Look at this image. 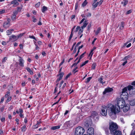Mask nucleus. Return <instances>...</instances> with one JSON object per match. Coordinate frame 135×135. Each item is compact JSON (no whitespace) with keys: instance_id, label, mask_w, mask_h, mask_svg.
Instances as JSON below:
<instances>
[{"instance_id":"obj_54","label":"nucleus","mask_w":135,"mask_h":135,"mask_svg":"<svg viewBox=\"0 0 135 135\" xmlns=\"http://www.w3.org/2000/svg\"><path fill=\"white\" fill-rule=\"evenodd\" d=\"M64 62V59L59 64V66H61V65H62L63 64Z\"/></svg>"},{"instance_id":"obj_61","label":"nucleus","mask_w":135,"mask_h":135,"mask_svg":"<svg viewBox=\"0 0 135 135\" xmlns=\"http://www.w3.org/2000/svg\"><path fill=\"white\" fill-rule=\"evenodd\" d=\"M2 44L3 45H6V43L4 41H3L2 42Z\"/></svg>"},{"instance_id":"obj_56","label":"nucleus","mask_w":135,"mask_h":135,"mask_svg":"<svg viewBox=\"0 0 135 135\" xmlns=\"http://www.w3.org/2000/svg\"><path fill=\"white\" fill-rule=\"evenodd\" d=\"M106 134L107 135H109V131L108 129L107 131L106 130L105 131Z\"/></svg>"},{"instance_id":"obj_60","label":"nucleus","mask_w":135,"mask_h":135,"mask_svg":"<svg viewBox=\"0 0 135 135\" xmlns=\"http://www.w3.org/2000/svg\"><path fill=\"white\" fill-rule=\"evenodd\" d=\"M91 24L90 23L88 26V30H89L90 29V28L91 27Z\"/></svg>"},{"instance_id":"obj_37","label":"nucleus","mask_w":135,"mask_h":135,"mask_svg":"<svg viewBox=\"0 0 135 135\" xmlns=\"http://www.w3.org/2000/svg\"><path fill=\"white\" fill-rule=\"evenodd\" d=\"M99 4V2H98L97 3L94 4V3L92 5L93 6L94 8H96L98 6V4Z\"/></svg>"},{"instance_id":"obj_46","label":"nucleus","mask_w":135,"mask_h":135,"mask_svg":"<svg viewBox=\"0 0 135 135\" xmlns=\"http://www.w3.org/2000/svg\"><path fill=\"white\" fill-rule=\"evenodd\" d=\"M21 8L20 7H18L17 8V10L18 12H20L21 11Z\"/></svg>"},{"instance_id":"obj_50","label":"nucleus","mask_w":135,"mask_h":135,"mask_svg":"<svg viewBox=\"0 0 135 135\" xmlns=\"http://www.w3.org/2000/svg\"><path fill=\"white\" fill-rule=\"evenodd\" d=\"M93 50H91V51L90 53V54H89V55H90L91 57H92V55L93 54Z\"/></svg>"},{"instance_id":"obj_8","label":"nucleus","mask_w":135,"mask_h":135,"mask_svg":"<svg viewBox=\"0 0 135 135\" xmlns=\"http://www.w3.org/2000/svg\"><path fill=\"white\" fill-rule=\"evenodd\" d=\"M122 108H123L124 112H126L130 109V106L129 104H125L123 107H122Z\"/></svg>"},{"instance_id":"obj_7","label":"nucleus","mask_w":135,"mask_h":135,"mask_svg":"<svg viewBox=\"0 0 135 135\" xmlns=\"http://www.w3.org/2000/svg\"><path fill=\"white\" fill-rule=\"evenodd\" d=\"M85 122V126L86 127H88L89 125H90L91 124L92 121L89 118H86L84 120Z\"/></svg>"},{"instance_id":"obj_9","label":"nucleus","mask_w":135,"mask_h":135,"mask_svg":"<svg viewBox=\"0 0 135 135\" xmlns=\"http://www.w3.org/2000/svg\"><path fill=\"white\" fill-rule=\"evenodd\" d=\"M87 133L89 135H94V128L92 127H90L87 131Z\"/></svg>"},{"instance_id":"obj_29","label":"nucleus","mask_w":135,"mask_h":135,"mask_svg":"<svg viewBox=\"0 0 135 135\" xmlns=\"http://www.w3.org/2000/svg\"><path fill=\"white\" fill-rule=\"evenodd\" d=\"M92 78L91 77H90L88 78H87L86 81H85V82L86 83H88L90 80Z\"/></svg>"},{"instance_id":"obj_31","label":"nucleus","mask_w":135,"mask_h":135,"mask_svg":"<svg viewBox=\"0 0 135 135\" xmlns=\"http://www.w3.org/2000/svg\"><path fill=\"white\" fill-rule=\"evenodd\" d=\"M11 100V97H7V99L6 101V102L8 103Z\"/></svg>"},{"instance_id":"obj_57","label":"nucleus","mask_w":135,"mask_h":135,"mask_svg":"<svg viewBox=\"0 0 135 135\" xmlns=\"http://www.w3.org/2000/svg\"><path fill=\"white\" fill-rule=\"evenodd\" d=\"M4 97H2L1 99V102H0V103H3V102L4 101Z\"/></svg>"},{"instance_id":"obj_18","label":"nucleus","mask_w":135,"mask_h":135,"mask_svg":"<svg viewBox=\"0 0 135 135\" xmlns=\"http://www.w3.org/2000/svg\"><path fill=\"white\" fill-rule=\"evenodd\" d=\"M75 26H74L73 27V28H72V30L71 31V34H70V36L69 37V41H70V40H71L72 37H73V31L75 29Z\"/></svg>"},{"instance_id":"obj_42","label":"nucleus","mask_w":135,"mask_h":135,"mask_svg":"<svg viewBox=\"0 0 135 135\" xmlns=\"http://www.w3.org/2000/svg\"><path fill=\"white\" fill-rule=\"evenodd\" d=\"M83 29H82V28L80 29V30L78 32L79 35H80L83 32Z\"/></svg>"},{"instance_id":"obj_24","label":"nucleus","mask_w":135,"mask_h":135,"mask_svg":"<svg viewBox=\"0 0 135 135\" xmlns=\"http://www.w3.org/2000/svg\"><path fill=\"white\" fill-rule=\"evenodd\" d=\"M26 126H25V125H23V126L21 128V131L23 132H25L26 130Z\"/></svg>"},{"instance_id":"obj_14","label":"nucleus","mask_w":135,"mask_h":135,"mask_svg":"<svg viewBox=\"0 0 135 135\" xmlns=\"http://www.w3.org/2000/svg\"><path fill=\"white\" fill-rule=\"evenodd\" d=\"M18 39V38L17 36H16L13 35H12L11 36H10L9 38V40L10 41L13 39L14 41L17 40Z\"/></svg>"},{"instance_id":"obj_38","label":"nucleus","mask_w":135,"mask_h":135,"mask_svg":"<svg viewBox=\"0 0 135 135\" xmlns=\"http://www.w3.org/2000/svg\"><path fill=\"white\" fill-rule=\"evenodd\" d=\"M71 75V73H69L66 76L65 79H67Z\"/></svg>"},{"instance_id":"obj_41","label":"nucleus","mask_w":135,"mask_h":135,"mask_svg":"<svg viewBox=\"0 0 135 135\" xmlns=\"http://www.w3.org/2000/svg\"><path fill=\"white\" fill-rule=\"evenodd\" d=\"M80 27L79 26H77L74 32H77L79 30H80Z\"/></svg>"},{"instance_id":"obj_53","label":"nucleus","mask_w":135,"mask_h":135,"mask_svg":"<svg viewBox=\"0 0 135 135\" xmlns=\"http://www.w3.org/2000/svg\"><path fill=\"white\" fill-rule=\"evenodd\" d=\"M132 12V10H129L128 11H127V14H129L130 13Z\"/></svg>"},{"instance_id":"obj_32","label":"nucleus","mask_w":135,"mask_h":135,"mask_svg":"<svg viewBox=\"0 0 135 135\" xmlns=\"http://www.w3.org/2000/svg\"><path fill=\"white\" fill-rule=\"evenodd\" d=\"M7 59V57H4L3 59L2 60V62L3 63H4L6 61Z\"/></svg>"},{"instance_id":"obj_2","label":"nucleus","mask_w":135,"mask_h":135,"mask_svg":"<svg viewBox=\"0 0 135 135\" xmlns=\"http://www.w3.org/2000/svg\"><path fill=\"white\" fill-rule=\"evenodd\" d=\"M108 108L110 109V112L109 113V115L111 117V118L115 117H116V113H118L120 111L119 108H116V107H114V105L110 104L108 105Z\"/></svg>"},{"instance_id":"obj_58","label":"nucleus","mask_w":135,"mask_h":135,"mask_svg":"<svg viewBox=\"0 0 135 135\" xmlns=\"http://www.w3.org/2000/svg\"><path fill=\"white\" fill-rule=\"evenodd\" d=\"M91 14L90 13H88L87 14V15H86L87 17H90L91 16Z\"/></svg>"},{"instance_id":"obj_22","label":"nucleus","mask_w":135,"mask_h":135,"mask_svg":"<svg viewBox=\"0 0 135 135\" xmlns=\"http://www.w3.org/2000/svg\"><path fill=\"white\" fill-rule=\"evenodd\" d=\"M47 10V8L45 6L43 7L42 9V12L43 13H44Z\"/></svg>"},{"instance_id":"obj_21","label":"nucleus","mask_w":135,"mask_h":135,"mask_svg":"<svg viewBox=\"0 0 135 135\" xmlns=\"http://www.w3.org/2000/svg\"><path fill=\"white\" fill-rule=\"evenodd\" d=\"M26 69L28 72L30 73V74L32 75L33 74V71H32L29 68H26Z\"/></svg>"},{"instance_id":"obj_27","label":"nucleus","mask_w":135,"mask_h":135,"mask_svg":"<svg viewBox=\"0 0 135 135\" xmlns=\"http://www.w3.org/2000/svg\"><path fill=\"white\" fill-rule=\"evenodd\" d=\"M96 65V64L95 63H93L91 66V69L93 70L95 69Z\"/></svg>"},{"instance_id":"obj_55","label":"nucleus","mask_w":135,"mask_h":135,"mask_svg":"<svg viewBox=\"0 0 135 135\" xmlns=\"http://www.w3.org/2000/svg\"><path fill=\"white\" fill-rule=\"evenodd\" d=\"M76 47H75H75L74 50L73 51V54H74L76 52L77 50Z\"/></svg>"},{"instance_id":"obj_15","label":"nucleus","mask_w":135,"mask_h":135,"mask_svg":"<svg viewBox=\"0 0 135 135\" xmlns=\"http://www.w3.org/2000/svg\"><path fill=\"white\" fill-rule=\"evenodd\" d=\"M9 25V21L5 22L3 25V27L5 28H8Z\"/></svg>"},{"instance_id":"obj_30","label":"nucleus","mask_w":135,"mask_h":135,"mask_svg":"<svg viewBox=\"0 0 135 135\" xmlns=\"http://www.w3.org/2000/svg\"><path fill=\"white\" fill-rule=\"evenodd\" d=\"M102 80L103 79L102 78H100L98 79V81H99V82L100 83H102L103 84V83H104L105 82L103 83V81H102Z\"/></svg>"},{"instance_id":"obj_17","label":"nucleus","mask_w":135,"mask_h":135,"mask_svg":"<svg viewBox=\"0 0 135 135\" xmlns=\"http://www.w3.org/2000/svg\"><path fill=\"white\" fill-rule=\"evenodd\" d=\"M88 23V21H85L83 22V25L81 27V28L83 29L85 27Z\"/></svg>"},{"instance_id":"obj_62","label":"nucleus","mask_w":135,"mask_h":135,"mask_svg":"<svg viewBox=\"0 0 135 135\" xmlns=\"http://www.w3.org/2000/svg\"><path fill=\"white\" fill-rule=\"evenodd\" d=\"M85 20V19L84 18H83L80 22V24H81V23H82Z\"/></svg>"},{"instance_id":"obj_64","label":"nucleus","mask_w":135,"mask_h":135,"mask_svg":"<svg viewBox=\"0 0 135 135\" xmlns=\"http://www.w3.org/2000/svg\"><path fill=\"white\" fill-rule=\"evenodd\" d=\"M1 121L2 122H3L5 120V118L4 117H3V118H2L1 119Z\"/></svg>"},{"instance_id":"obj_49","label":"nucleus","mask_w":135,"mask_h":135,"mask_svg":"<svg viewBox=\"0 0 135 135\" xmlns=\"http://www.w3.org/2000/svg\"><path fill=\"white\" fill-rule=\"evenodd\" d=\"M78 3L76 2L75 4V9L76 10L77 9L78 7Z\"/></svg>"},{"instance_id":"obj_40","label":"nucleus","mask_w":135,"mask_h":135,"mask_svg":"<svg viewBox=\"0 0 135 135\" xmlns=\"http://www.w3.org/2000/svg\"><path fill=\"white\" fill-rule=\"evenodd\" d=\"M64 74L63 72L60 73V74H59V75L60 76L59 77H60L61 78H62L64 75Z\"/></svg>"},{"instance_id":"obj_5","label":"nucleus","mask_w":135,"mask_h":135,"mask_svg":"<svg viewBox=\"0 0 135 135\" xmlns=\"http://www.w3.org/2000/svg\"><path fill=\"white\" fill-rule=\"evenodd\" d=\"M109 129L110 133H111L118 129V125L116 123L112 122L109 125Z\"/></svg>"},{"instance_id":"obj_28","label":"nucleus","mask_w":135,"mask_h":135,"mask_svg":"<svg viewBox=\"0 0 135 135\" xmlns=\"http://www.w3.org/2000/svg\"><path fill=\"white\" fill-rule=\"evenodd\" d=\"M101 30V28L100 27H99L95 32V34L97 35L99 32H100Z\"/></svg>"},{"instance_id":"obj_23","label":"nucleus","mask_w":135,"mask_h":135,"mask_svg":"<svg viewBox=\"0 0 135 135\" xmlns=\"http://www.w3.org/2000/svg\"><path fill=\"white\" fill-rule=\"evenodd\" d=\"M40 122L39 121H37V124L34 126V128H37L40 124Z\"/></svg>"},{"instance_id":"obj_11","label":"nucleus","mask_w":135,"mask_h":135,"mask_svg":"<svg viewBox=\"0 0 135 135\" xmlns=\"http://www.w3.org/2000/svg\"><path fill=\"white\" fill-rule=\"evenodd\" d=\"M111 134L112 135H122L121 132L118 130V129L114 131V132L111 133Z\"/></svg>"},{"instance_id":"obj_52","label":"nucleus","mask_w":135,"mask_h":135,"mask_svg":"<svg viewBox=\"0 0 135 135\" xmlns=\"http://www.w3.org/2000/svg\"><path fill=\"white\" fill-rule=\"evenodd\" d=\"M20 113H23L22 109L21 108H20L19 109Z\"/></svg>"},{"instance_id":"obj_63","label":"nucleus","mask_w":135,"mask_h":135,"mask_svg":"<svg viewBox=\"0 0 135 135\" xmlns=\"http://www.w3.org/2000/svg\"><path fill=\"white\" fill-rule=\"evenodd\" d=\"M57 90V87H56L55 89L54 93H56V92Z\"/></svg>"},{"instance_id":"obj_39","label":"nucleus","mask_w":135,"mask_h":135,"mask_svg":"<svg viewBox=\"0 0 135 135\" xmlns=\"http://www.w3.org/2000/svg\"><path fill=\"white\" fill-rule=\"evenodd\" d=\"M24 34V33H20L17 36L18 38H19L21 37Z\"/></svg>"},{"instance_id":"obj_3","label":"nucleus","mask_w":135,"mask_h":135,"mask_svg":"<svg viewBox=\"0 0 135 135\" xmlns=\"http://www.w3.org/2000/svg\"><path fill=\"white\" fill-rule=\"evenodd\" d=\"M117 104L114 105V107H116V109L119 108L120 110L122 107H123L126 104L125 102L123 99H118L117 101Z\"/></svg>"},{"instance_id":"obj_6","label":"nucleus","mask_w":135,"mask_h":135,"mask_svg":"<svg viewBox=\"0 0 135 135\" xmlns=\"http://www.w3.org/2000/svg\"><path fill=\"white\" fill-rule=\"evenodd\" d=\"M107 108L105 106H102L101 114L103 116H105L107 114Z\"/></svg>"},{"instance_id":"obj_43","label":"nucleus","mask_w":135,"mask_h":135,"mask_svg":"<svg viewBox=\"0 0 135 135\" xmlns=\"http://www.w3.org/2000/svg\"><path fill=\"white\" fill-rule=\"evenodd\" d=\"M131 57V55H129L128 56H126L124 58V59L125 60H127L129 58H130Z\"/></svg>"},{"instance_id":"obj_36","label":"nucleus","mask_w":135,"mask_h":135,"mask_svg":"<svg viewBox=\"0 0 135 135\" xmlns=\"http://www.w3.org/2000/svg\"><path fill=\"white\" fill-rule=\"evenodd\" d=\"M7 94H5V97L6 98H7L8 97V96L9 95L10 93L9 91H7Z\"/></svg>"},{"instance_id":"obj_45","label":"nucleus","mask_w":135,"mask_h":135,"mask_svg":"<svg viewBox=\"0 0 135 135\" xmlns=\"http://www.w3.org/2000/svg\"><path fill=\"white\" fill-rule=\"evenodd\" d=\"M85 52H84V53L82 54L80 56L79 58H80V59H81L82 58L84 57V55L85 54Z\"/></svg>"},{"instance_id":"obj_47","label":"nucleus","mask_w":135,"mask_h":135,"mask_svg":"<svg viewBox=\"0 0 135 135\" xmlns=\"http://www.w3.org/2000/svg\"><path fill=\"white\" fill-rule=\"evenodd\" d=\"M40 3L39 2L35 4V6L36 7H38L40 6Z\"/></svg>"},{"instance_id":"obj_1","label":"nucleus","mask_w":135,"mask_h":135,"mask_svg":"<svg viewBox=\"0 0 135 135\" xmlns=\"http://www.w3.org/2000/svg\"><path fill=\"white\" fill-rule=\"evenodd\" d=\"M135 89V86H133L131 85H128L127 86L124 87L123 89L122 93L120 95L121 98L123 99H127L128 94L127 92V90L130 91L131 90H133Z\"/></svg>"},{"instance_id":"obj_19","label":"nucleus","mask_w":135,"mask_h":135,"mask_svg":"<svg viewBox=\"0 0 135 135\" xmlns=\"http://www.w3.org/2000/svg\"><path fill=\"white\" fill-rule=\"evenodd\" d=\"M129 104L131 106H133L135 105V99H134L131 101L129 102Z\"/></svg>"},{"instance_id":"obj_51","label":"nucleus","mask_w":135,"mask_h":135,"mask_svg":"<svg viewBox=\"0 0 135 135\" xmlns=\"http://www.w3.org/2000/svg\"><path fill=\"white\" fill-rule=\"evenodd\" d=\"M5 12V10H2V11H0V14H1L4 13Z\"/></svg>"},{"instance_id":"obj_33","label":"nucleus","mask_w":135,"mask_h":135,"mask_svg":"<svg viewBox=\"0 0 135 135\" xmlns=\"http://www.w3.org/2000/svg\"><path fill=\"white\" fill-rule=\"evenodd\" d=\"M16 16L15 15H13L11 17L12 19V20H15L16 19Z\"/></svg>"},{"instance_id":"obj_34","label":"nucleus","mask_w":135,"mask_h":135,"mask_svg":"<svg viewBox=\"0 0 135 135\" xmlns=\"http://www.w3.org/2000/svg\"><path fill=\"white\" fill-rule=\"evenodd\" d=\"M123 1H124L123 6H124L127 4L128 1V0H124Z\"/></svg>"},{"instance_id":"obj_4","label":"nucleus","mask_w":135,"mask_h":135,"mask_svg":"<svg viewBox=\"0 0 135 135\" xmlns=\"http://www.w3.org/2000/svg\"><path fill=\"white\" fill-rule=\"evenodd\" d=\"M85 132L84 129L82 127L79 126L75 129V135H82Z\"/></svg>"},{"instance_id":"obj_16","label":"nucleus","mask_w":135,"mask_h":135,"mask_svg":"<svg viewBox=\"0 0 135 135\" xmlns=\"http://www.w3.org/2000/svg\"><path fill=\"white\" fill-rule=\"evenodd\" d=\"M97 113L95 111H94L92 112L91 116V118H94L96 116H97Z\"/></svg>"},{"instance_id":"obj_20","label":"nucleus","mask_w":135,"mask_h":135,"mask_svg":"<svg viewBox=\"0 0 135 135\" xmlns=\"http://www.w3.org/2000/svg\"><path fill=\"white\" fill-rule=\"evenodd\" d=\"M60 126H53L51 128V129L52 130H55L59 128Z\"/></svg>"},{"instance_id":"obj_48","label":"nucleus","mask_w":135,"mask_h":135,"mask_svg":"<svg viewBox=\"0 0 135 135\" xmlns=\"http://www.w3.org/2000/svg\"><path fill=\"white\" fill-rule=\"evenodd\" d=\"M78 70H75V69H74L73 70V71H72V72L74 74H75L76 72H78Z\"/></svg>"},{"instance_id":"obj_26","label":"nucleus","mask_w":135,"mask_h":135,"mask_svg":"<svg viewBox=\"0 0 135 135\" xmlns=\"http://www.w3.org/2000/svg\"><path fill=\"white\" fill-rule=\"evenodd\" d=\"M89 61L88 60H86L85 61L83 64L81 65H80V67H81L85 65L86 64H87Z\"/></svg>"},{"instance_id":"obj_12","label":"nucleus","mask_w":135,"mask_h":135,"mask_svg":"<svg viewBox=\"0 0 135 135\" xmlns=\"http://www.w3.org/2000/svg\"><path fill=\"white\" fill-rule=\"evenodd\" d=\"M20 59H19V64L20 66L22 67H23L24 65V60L20 56H19Z\"/></svg>"},{"instance_id":"obj_59","label":"nucleus","mask_w":135,"mask_h":135,"mask_svg":"<svg viewBox=\"0 0 135 135\" xmlns=\"http://www.w3.org/2000/svg\"><path fill=\"white\" fill-rule=\"evenodd\" d=\"M103 1V0H101L99 2V5L100 6L101 4H102V3Z\"/></svg>"},{"instance_id":"obj_13","label":"nucleus","mask_w":135,"mask_h":135,"mask_svg":"<svg viewBox=\"0 0 135 135\" xmlns=\"http://www.w3.org/2000/svg\"><path fill=\"white\" fill-rule=\"evenodd\" d=\"M11 4H13V7H16L19 4V3L17 0H14L11 2Z\"/></svg>"},{"instance_id":"obj_44","label":"nucleus","mask_w":135,"mask_h":135,"mask_svg":"<svg viewBox=\"0 0 135 135\" xmlns=\"http://www.w3.org/2000/svg\"><path fill=\"white\" fill-rule=\"evenodd\" d=\"M29 37L30 38H32V39L36 40V38H35V37L34 36L30 35L29 36Z\"/></svg>"},{"instance_id":"obj_35","label":"nucleus","mask_w":135,"mask_h":135,"mask_svg":"<svg viewBox=\"0 0 135 135\" xmlns=\"http://www.w3.org/2000/svg\"><path fill=\"white\" fill-rule=\"evenodd\" d=\"M6 32L7 33V35H10L12 33V32L11 31L9 30H7Z\"/></svg>"},{"instance_id":"obj_25","label":"nucleus","mask_w":135,"mask_h":135,"mask_svg":"<svg viewBox=\"0 0 135 135\" xmlns=\"http://www.w3.org/2000/svg\"><path fill=\"white\" fill-rule=\"evenodd\" d=\"M87 3L88 2L86 0H85L82 4V6L83 7H84L86 5Z\"/></svg>"},{"instance_id":"obj_10","label":"nucleus","mask_w":135,"mask_h":135,"mask_svg":"<svg viewBox=\"0 0 135 135\" xmlns=\"http://www.w3.org/2000/svg\"><path fill=\"white\" fill-rule=\"evenodd\" d=\"M113 90V89L112 88L108 87L106 88L104 91L103 92V94L104 95L107 93H109L111 92H112Z\"/></svg>"}]
</instances>
